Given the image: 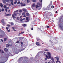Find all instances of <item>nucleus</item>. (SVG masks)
<instances>
[{
	"label": "nucleus",
	"mask_w": 63,
	"mask_h": 63,
	"mask_svg": "<svg viewBox=\"0 0 63 63\" xmlns=\"http://www.w3.org/2000/svg\"><path fill=\"white\" fill-rule=\"evenodd\" d=\"M5 1L7 2H9V0H5Z\"/></svg>",
	"instance_id": "25"
},
{
	"label": "nucleus",
	"mask_w": 63,
	"mask_h": 63,
	"mask_svg": "<svg viewBox=\"0 0 63 63\" xmlns=\"http://www.w3.org/2000/svg\"><path fill=\"white\" fill-rule=\"evenodd\" d=\"M37 4V5H40V3L39 2H38Z\"/></svg>",
	"instance_id": "31"
},
{
	"label": "nucleus",
	"mask_w": 63,
	"mask_h": 63,
	"mask_svg": "<svg viewBox=\"0 0 63 63\" xmlns=\"http://www.w3.org/2000/svg\"><path fill=\"white\" fill-rule=\"evenodd\" d=\"M45 56L46 57L48 58V59H49V58L48 57V56H47V55H46Z\"/></svg>",
	"instance_id": "18"
},
{
	"label": "nucleus",
	"mask_w": 63,
	"mask_h": 63,
	"mask_svg": "<svg viewBox=\"0 0 63 63\" xmlns=\"http://www.w3.org/2000/svg\"><path fill=\"white\" fill-rule=\"evenodd\" d=\"M18 12V10L15 11L14 12L15 13H16V12Z\"/></svg>",
	"instance_id": "23"
},
{
	"label": "nucleus",
	"mask_w": 63,
	"mask_h": 63,
	"mask_svg": "<svg viewBox=\"0 0 63 63\" xmlns=\"http://www.w3.org/2000/svg\"><path fill=\"white\" fill-rule=\"evenodd\" d=\"M3 1L4 4H5V3H6V0H3Z\"/></svg>",
	"instance_id": "15"
},
{
	"label": "nucleus",
	"mask_w": 63,
	"mask_h": 63,
	"mask_svg": "<svg viewBox=\"0 0 63 63\" xmlns=\"http://www.w3.org/2000/svg\"><path fill=\"white\" fill-rule=\"evenodd\" d=\"M6 47H9V45L8 44H6Z\"/></svg>",
	"instance_id": "16"
},
{
	"label": "nucleus",
	"mask_w": 63,
	"mask_h": 63,
	"mask_svg": "<svg viewBox=\"0 0 63 63\" xmlns=\"http://www.w3.org/2000/svg\"><path fill=\"white\" fill-rule=\"evenodd\" d=\"M22 10L24 12H27V10L26 9H23Z\"/></svg>",
	"instance_id": "9"
},
{
	"label": "nucleus",
	"mask_w": 63,
	"mask_h": 63,
	"mask_svg": "<svg viewBox=\"0 0 63 63\" xmlns=\"http://www.w3.org/2000/svg\"><path fill=\"white\" fill-rule=\"evenodd\" d=\"M0 41H1V42H3V40H2V39H0Z\"/></svg>",
	"instance_id": "52"
},
{
	"label": "nucleus",
	"mask_w": 63,
	"mask_h": 63,
	"mask_svg": "<svg viewBox=\"0 0 63 63\" xmlns=\"http://www.w3.org/2000/svg\"><path fill=\"white\" fill-rule=\"evenodd\" d=\"M32 8L34 10H35V3H33V4L32 6Z\"/></svg>",
	"instance_id": "2"
},
{
	"label": "nucleus",
	"mask_w": 63,
	"mask_h": 63,
	"mask_svg": "<svg viewBox=\"0 0 63 63\" xmlns=\"http://www.w3.org/2000/svg\"><path fill=\"white\" fill-rule=\"evenodd\" d=\"M47 28H49V26H47Z\"/></svg>",
	"instance_id": "55"
},
{
	"label": "nucleus",
	"mask_w": 63,
	"mask_h": 63,
	"mask_svg": "<svg viewBox=\"0 0 63 63\" xmlns=\"http://www.w3.org/2000/svg\"><path fill=\"white\" fill-rule=\"evenodd\" d=\"M6 29L7 30H8V27H6Z\"/></svg>",
	"instance_id": "56"
},
{
	"label": "nucleus",
	"mask_w": 63,
	"mask_h": 63,
	"mask_svg": "<svg viewBox=\"0 0 63 63\" xmlns=\"http://www.w3.org/2000/svg\"><path fill=\"white\" fill-rule=\"evenodd\" d=\"M6 5H9V4L8 3H7L6 4Z\"/></svg>",
	"instance_id": "61"
},
{
	"label": "nucleus",
	"mask_w": 63,
	"mask_h": 63,
	"mask_svg": "<svg viewBox=\"0 0 63 63\" xmlns=\"http://www.w3.org/2000/svg\"><path fill=\"white\" fill-rule=\"evenodd\" d=\"M21 34H23V33H24V32H21Z\"/></svg>",
	"instance_id": "46"
},
{
	"label": "nucleus",
	"mask_w": 63,
	"mask_h": 63,
	"mask_svg": "<svg viewBox=\"0 0 63 63\" xmlns=\"http://www.w3.org/2000/svg\"><path fill=\"white\" fill-rule=\"evenodd\" d=\"M55 58L56 59H57V60L56 62V63H57L58 61V60H59V58H58V57H55Z\"/></svg>",
	"instance_id": "5"
},
{
	"label": "nucleus",
	"mask_w": 63,
	"mask_h": 63,
	"mask_svg": "<svg viewBox=\"0 0 63 63\" xmlns=\"http://www.w3.org/2000/svg\"><path fill=\"white\" fill-rule=\"evenodd\" d=\"M42 53H43V54H45V52L43 51L42 52Z\"/></svg>",
	"instance_id": "50"
},
{
	"label": "nucleus",
	"mask_w": 63,
	"mask_h": 63,
	"mask_svg": "<svg viewBox=\"0 0 63 63\" xmlns=\"http://www.w3.org/2000/svg\"><path fill=\"white\" fill-rule=\"evenodd\" d=\"M45 51H48V49H46L45 50Z\"/></svg>",
	"instance_id": "38"
},
{
	"label": "nucleus",
	"mask_w": 63,
	"mask_h": 63,
	"mask_svg": "<svg viewBox=\"0 0 63 63\" xmlns=\"http://www.w3.org/2000/svg\"><path fill=\"white\" fill-rule=\"evenodd\" d=\"M58 49L59 50H60V49H60V47H59L58 48Z\"/></svg>",
	"instance_id": "24"
},
{
	"label": "nucleus",
	"mask_w": 63,
	"mask_h": 63,
	"mask_svg": "<svg viewBox=\"0 0 63 63\" xmlns=\"http://www.w3.org/2000/svg\"><path fill=\"white\" fill-rule=\"evenodd\" d=\"M7 26H9V27L11 26V25H7Z\"/></svg>",
	"instance_id": "44"
},
{
	"label": "nucleus",
	"mask_w": 63,
	"mask_h": 63,
	"mask_svg": "<svg viewBox=\"0 0 63 63\" xmlns=\"http://www.w3.org/2000/svg\"><path fill=\"white\" fill-rule=\"evenodd\" d=\"M2 38V37H3V35H1V36H0Z\"/></svg>",
	"instance_id": "63"
},
{
	"label": "nucleus",
	"mask_w": 63,
	"mask_h": 63,
	"mask_svg": "<svg viewBox=\"0 0 63 63\" xmlns=\"http://www.w3.org/2000/svg\"><path fill=\"white\" fill-rule=\"evenodd\" d=\"M5 11L6 12H8V11H7V9H5Z\"/></svg>",
	"instance_id": "47"
},
{
	"label": "nucleus",
	"mask_w": 63,
	"mask_h": 63,
	"mask_svg": "<svg viewBox=\"0 0 63 63\" xmlns=\"http://www.w3.org/2000/svg\"><path fill=\"white\" fill-rule=\"evenodd\" d=\"M20 4L21 5V6L22 7H23V6H25V4H23L22 2H21L20 3Z\"/></svg>",
	"instance_id": "4"
},
{
	"label": "nucleus",
	"mask_w": 63,
	"mask_h": 63,
	"mask_svg": "<svg viewBox=\"0 0 63 63\" xmlns=\"http://www.w3.org/2000/svg\"><path fill=\"white\" fill-rule=\"evenodd\" d=\"M8 12H9V13H10V10H9Z\"/></svg>",
	"instance_id": "60"
},
{
	"label": "nucleus",
	"mask_w": 63,
	"mask_h": 63,
	"mask_svg": "<svg viewBox=\"0 0 63 63\" xmlns=\"http://www.w3.org/2000/svg\"><path fill=\"white\" fill-rule=\"evenodd\" d=\"M20 1H18L17 2V4H18V5L19 4H20Z\"/></svg>",
	"instance_id": "28"
},
{
	"label": "nucleus",
	"mask_w": 63,
	"mask_h": 63,
	"mask_svg": "<svg viewBox=\"0 0 63 63\" xmlns=\"http://www.w3.org/2000/svg\"><path fill=\"white\" fill-rule=\"evenodd\" d=\"M22 25L23 26L25 27V26H26V24H23Z\"/></svg>",
	"instance_id": "27"
},
{
	"label": "nucleus",
	"mask_w": 63,
	"mask_h": 63,
	"mask_svg": "<svg viewBox=\"0 0 63 63\" xmlns=\"http://www.w3.org/2000/svg\"><path fill=\"white\" fill-rule=\"evenodd\" d=\"M10 1V2H13V0H9Z\"/></svg>",
	"instance_id": "34"
},
{
	"label": "nucleus",
	"mask_w": 63,
	"mask_h": 63,
	"mask_svg": "<svg viewBox=\"0 0 63 63\" xmlns=\"http://www.w3.org/2000/svg\"><path fill=\"white\" fill-rule=\"evenodd\" d=\"M51 58L50 59L51 60H52V61H53V62L54 63H55V62H54V59L52 57L51 58H51Z\"/></svg>",
	"instance_id": "7"
},
{
	"label": "nucleus",
	"mask_w": 63,
	"mask_h": 63,
	"mask_svg": "<svg viewBox=\"0 0 63 63\" xmlns=\"http://www.w3.org/2000/svg\"><path fill=\"white\" fill-rule=\"evenodd\" d=\"M19 43V41H17L16 42L17 43Z\"/></svg>",
	"instance_id": "45"
},
{
	"label": "nucleus",
	"mask_w": 63,
	"mask_h": 63,
	"mask_svg": "<svg viewBox=\"0 0 63 63\" xmlns=\"http://www.w3.org/2000/svg\"><path fill=\"white\" fill-rule=\"evenodd\" d=\"M23 17H26V16L25 15L24 16H23Z\"/></svg>",
	"instance_id": "49"
},
{
	"label": "nucleus",
	"mask_w": 63,
	"mask_h": 63,
	"mask_svg": "<svg viewBox=\"0 0 63 63\" xmlns=\"http://www.w3.org/2000/svg\"><path fill=\"white\" fill-rule=\"evenodd\" d=\"M24 49V48H22V49H21V51L22 50H24V49Z\"/></svg>",
	"instance_id": "41"
},
{
	"label": "nucleus",
	"mask_w": 63,
	"mask_h": 63,
	"mask_svg": "<svg viewBox=\"0 0 63 63\" xmlns=\"http://www.w3.org/2000/svg\"><path fill=\"white\" fill-rule=\"evenodd\" d=\"M25 19V18H23V20H24V19Z\"/></svg>",
	"instance_id": "58"
},
{
	"label": "nucleus",
	"mask_w": 63,
	"mask_h": 63,
	"mask_svg": "<svg viewBox=\"0 0 63 63\" xmlns=\"http://www.w3.org/2000/svg\"><path fill=\"white\" fill-rule=\"evenodd\" d=\"M11 5H14V3L13 2H11Z\"/></svg>",
	"instance_id": "40"
},
{
	"label": "nucleus",
	"mask_w": 63,
	"mask_h": 63,
	"mask_svg": "<svg viewBox=\"0 0 63 63\" xmlns=\"http://www.w3.org/2000/svg\"><path fill=\"white\" fill-rule=\"evenodd\" d=\"M9 45L10 46V47H11V46H12V45H11V44L10 45V44H9Z\"/></svg>",
	"instance_id": "54"
},
{
	"label": "nucleus",
	"mask_w": 63,
	"mask_h": 63,
	"mask_svg": "<svg viewBox=\"0 0 63 63\" xmlns=\"http://www.w3.org/2000/svg\"><path fill=\"white\" fill-rule=\"evenodd\" d=\"M2 31H0V34H1V33H2ZM1 36V35L0 34V37Z\"/></svg>",
	"instance_id": "33"
},
{
	"label": "nucleus",
	"mask_w": 63,
	"mask_h": 63,
	"mask_svg": "<svg viewBox=\"0 0 63 63\" xmlns=\"http://www.w3.org/2000/svg\"><path fill=\"white\" fill-rule=\"evenodd\" d=\"M7 40V39L6 38H5L4 39V41H5Z\"/></svg>",
	"instance_id": "36"
},
{
	"label": "nucleus",
	"mask_w": 63,
	"mask_h": 63,
	"mask_svg": "<svg viewBox=\"0 0 63 63\" xmlns=\"http://www.w3.org/2000/svg\"><path fill=\"white\" fill-rule=\"evenodd\" d=\"M8 32H9L10 31V30H9L7 31Z\"/></svg>",
	"instance_id": "51"
},
{
	"label": "nucleus",
	"mask_w": 63,
	"mask_h": 63,
	"mask_svg": "<svg viewBox=\"0 0 63 63\" xmlns=\"http://www.w3.org/2000/svg\"><path fill=\"white\" fill-rule=\"evenodd\" d=\"M0 6L1 7H2L3 6V4H2V3H0Z\"/></svg>",
	"instance_id": "14"
},
{
	"label": "nucleus",
	"mask_w": 63,
	"mask_h": 63,
	"mask_svg": "<svg viewBox=\"0 0 63 63\" xmlns=\"http://www.w3.org/2000/svg\"><path fill=\"white\" fill-rule=\"evenodd\" d=\"M5 16H11V14H6L5 15Z\"/></svg>",
	"instance_id": "10"
},
{
	"label": "nucleus",
	"mask_w": 63,
	"mask_h": 63,
	"mask_svg": "<svg viewBox=\"0 0 63 63\" xmlns=\"http://www.w3.org/2000/svg\"><path fill=\"white\" fill-rule=\"evenodd\" d=\"M1 22L3 24V25H5V23H4V19H2L1 20Z\"/></svg>",
	"instance_id": "6"
},
{
	"label": "nucleus",
	"mask_w": 63,
	"mask_h": 63,
	"mask_svg": "<svg viewBox=\"0 0 63 63\" xmlns=\"http://www.w3.org/2000/svg\"><path fill=\"white\" fill-rule=\"evenodd\" d=\"M30 2V1L29 0H27V3H29Z\"/></svg>",
	"instance_id": "26"
},
{
	"label": "nucleus",
	"mask_w": 63,
	"mask_h": 63,
	"mask_svg": "<svg viewBox=\"0 0 63 63\" xmlns=\"http://www.w3.org/2000/svg\"><path fill=\"white\" fill-rule=\"evenodd\" d=\"M4 9L3 8V9L1 10V11H2V12H3V11H4Z\"/></svg>",
	"instance_id": "37"
},
{
	"label": "nucleus",
	"mask_w": 63,
	"mask_h": 63,
	"mask_svg": "<svg viewBox=\"0 0 63 63\" xmlns=\"http://www.w3.org/2000/svg\"><path fill=\"white\" fill-rule=\"evenodd\" d=\"M25 12L23 13H22V15L23 16L24 15H25Z\"/></svg>",
	"instance_id": "19"
},
{
	"label": "nucleus",
	"mask_w": 63,
	"mask_h": 63,
	"mask_svg": "<svg viewBox=\"0 0 63 63\" xmlns=\"http://www.w3.org/2000/svg\"><path fill=\"white\" fill-rule=\"evenodd\" d=\"M15 2H14V4H16L17 3V0H15Z\"/></svg>",
	"instance_id": "17"
},
{
	"label": "nucleus",
	"mask_w": 63,
	"mask_h": 63,
	"mask_svg": "<svg viewBox=\"0 0 63 63\" xmlns=\"http://www.w3.org/2000/svg\"><path fill=\"white\" fill-rule=\"evenodd\" d=\"M29 36H31V34H29Z\"/></svg>",
	"instance_id": "64"
},
{
	"label": "nucleus",
	"mask_w": 63,
	"mask_h": 63,
	"mask_svg": "<svg viewBox=\"0 0 63 63\" xmlns=\"http://www.w3.org/2000/svg\"><path fill=\"white\" fill-rule=\"evenodd\" d=\"M13 30L14 31H16V30L14 29Z\"/></svg>",
	"instance_id": "62"
},
{
	"label": "nucleus",
	"mask_w": 63,
	"mask_h": 63,
	"mask_svg": "<svg viewBox=\"0 0 63 63\" xmlns=\"http://www.w3.org/2000/svg\"><path fill=\"white\" fill-rule=\"evenodd\" d=\"M16 16V13L12 15V17L13 18V19H14V20H16L15 18H16V17L15 16Z\"/></svg>",
	"instance_id": "1"
},
{
	"label": "nucleus",
	"mask_w": 63,
	"mask_h": 63,
	"mask_svg": "<svg viewBox=\"0 0 63 63\" xmlns=\"http://www.w3.org/2000/svg\"><path fill=\"white\" fill-rule=\"evenodd\" d=\"M23 20L22 18H21L20 19V21H22Z\"/></svg>",
	"instance_id": "20"
},
{
	"label": "nucleus",
	"mask_w": 63,
	"mask_h": 63,
	"mask_svg": "<svg viewBox=\"0 0 63 63\" xmlns=\"http://www.w3.org/2000/svg\"><path fill=\"white\" fill-rule=\"evenodd\" d=\"M28 17H27L26 18V20H28Z\"/></svg>",
	"instance_id": "39"
},
{
	"label": "nucleus",
	"mask_w": 63,
	"mask_h": 63,
	"mask_svg": "<svg viewBox=\"0 0 63 63\" xmlns=\"http://www.w3.org/2000/svg\"><path fill=\"white\" fill-rule=\"evenodd\" d=\"M11 25H14V23L12 22L11 23Z\"/></svg>",
	"instance_id": "22"
},
{
	"label": "nucleus",
	"mask_w": 63,
	"mask_h": 63,
	"mask_svg": "<svg viewBox=\"0 0 63 63\" xmlns=\"http://www.w3.org/2000/svg\"><path fill=\"white\" fill-rule=\"evenodd\" d=\"M35 6L36 8H39V6L38 5H36Z\"/></svg>",
	"instance_id": "21"
},
{
	"label": "nucleus",
	"mask_w": 63,
	"mask_h": 63,
	"mask_svg": "<svg viewBox=\"0 0 63 63\" xmlns=\"http://www.w3.org/2000/svg\"><path fill=\"white\" fill-rule=\"evenodd\" d=\"M17 19V20H19V17H17L16 18Z\"/></svg>",
	"instance_id": "29"
},
{
	"label": "nucleus",
	"mask_w": 63,
	"mask_h": 63,
	"mask_svg": "<svg viewBox=\"0 0 63 63\" xmlns=\"http://www.w3.org/2000/svg\"><path fill=\"white\" fill-rule=\"evenodd\" d=\"M9 6H11V5L10 4H9Z\"/></svg>",
	"instance_id": "59"
},
{
	"label": "nucleus",
	"mask_w": 63,
	"mask_h": 63,
	"mask_svg": "<svg viewBox=\"0 0 63 63\" xmlns=\"http://www.w3.org/2000/svg\"><path fill=\"white\" fill-rule=\"evenodd\" d=\"M22 12V10H21L19 11V13H21Z\"/></svg>",
	"instance_id": "30"
},
{
	"label": "nucleus",
	"mask_w": 63,
	"mask_h": 63,
	"mask_svg": "<svg viewBox=\"0 0 63 63\" xmlns=\"http://www.w3.org/2000/svg\"><path fill=\"white\" fill-rule=\"evenodd\" d=\"M4 51L5 52H7V51H8V49L6 48H4Z\"/></svg>",
	"instance_id": "13"
},
{
	"label": "nucleus",
	"mask_w": 63,
	"mask_h": 63,
	"mask_svg": "<svg viewBox=\"0 0 63 63\" xmlns=\"http://www.w3.org/2000/svg\"><path fill=\"white\" fill-rule=\"evenodd\" d=\"M36 45L37 46H39L40 45V43L39 42H37L36 43Z\"/></svg>",
	"instance_id": "8"
},
{
	"label": "nucleus",
	"mask_w": 63,
	"mask_h": 63,
	"mask_svg": "<svg viewBox=\"0 0 63 63\" xmlns=\"http://www.w3.org/2000/svg\"><path fill=\"white\" fill-rule=\"evenodd\" d=\"M45 60H47V58H45Z\"/></svg>",
	"instance_id": "53"
},
{
	"label": "nucleus",
	"mask_w": 63,
	"mask_h": 63,
	"mask_svg": "<svg viewBox=\"0 0 63 63\" xmlns=\"http://www.w3.org/2000/svg\"><path fill=\"white\" fill-rule=\"evenodd\" d=\"M6 5H4L3 6V7L4 8H6Z\"/></svg>",
	"instance_id": "32"
},
{
	"label": "nucleus",
	"mask_w": 63,
	"mask_h": 63,
	"mask_svg": "<svg viewBox=\"0 0 63 63\" xmlns=\"http://www.w3.org/2000/svg\"><path fill=\"white\" fill-rule=\"evenodd\" d=\"M26 15L27 16H29V13H26Z\"/></svg>",
	"instance_id": "11"
},
{
	"label": "nucleus",
	"mask_w": 63,
	"mask_h": 63,
	"mask_svg": "<svg viewBox=\"0 0 63 63\" xmlns=\"http://www.w3.org/2000/svg\"><path fill=\"white\" fill-rule=\"evenodd\" d=\"M6 9H9V7H6Z\"/></svg>",
	"instance_id": "48"
},
{
	"label": "nucleus",
	"mask_w": 63,
	"mask_h": 63,
	"mask_svg": "<svg viewBox=\"0 0 63 63\" xmlns=\"http://www.w3.org/2000/svg\"><path fill=\"white\" fill-rule=\"evenodd\" d=\"M54 6H51V8H52V9H53V8H54Z\"/></svg>",
	"instance_id": "35"
},
{
	"label": "nucleus",
	"mask_w": 63,
	"mask_h": 63,
	"mask_svg": "<svg viewBox=\"0 0 63 63\" xmlns=\"http://www.w3.org/2000/svg\"><path fill=\"white\" fill-rule=\"evenodd\" d=\"M31 30H33V28H31Z\"/></svg>",
	"instance_id": "43"
},
{
	"label": "nucleus",
	"mask_w": 63,
	"mask_h": 63,
	"mask_svg": "<svg viewBox=\"0 0 63 63\" xmlns=\"http://www.w3.org/2000/svg\"><path fill=\"white\" fill-rule=\"evenodd\" d=\"M47 53L48 54V57H49V58H51V53H50L49 52H47Z\"/></svg>",
	"instance_id": "3"
},
{
	"label": "nucleus",
	"mask_w": 63,
	"mask_h": 63,
	"mask_svg": "<svg viewBox=\"0 0 63 63\" xmlns=\"http://www.w3.org/2000/svg\"><path fill=\"white\" fill-rule=\"evenodd\" d=\"M39 1L40 2H42V0H39Z\"/></svg>",
	"instance_id": "42"
},
{
	"label": "nucleus",
	"mask_w": 63,
	"mask_h": 63,
	"mask_svg": "<svg viewBox=\"0 0 63 63\" xmlns=\"http://www.w3.org/2000/svg\"><path fill=\"white\" fill-rule=\"evenodd\" d=\"M58 62H59V63H61V62H60V61H59V60H58Z\"/></svg>",
	"instance_id": "57"
},
{
	"label": "nucleus",
	"mask_w": 63,
	"mask_h": 63,
	"mask_svg": "<svg viewBox=\"0 0 63 63\" xmlns=\"http://www.w3.org/2000/svg\"><path fill=\"white\" fill-rule=\"evenodd\" d=\"M32 1L35 3L36 2H37V0H32Z\"/></svg>",
	"instance_id": "12"
}]
</instances>
